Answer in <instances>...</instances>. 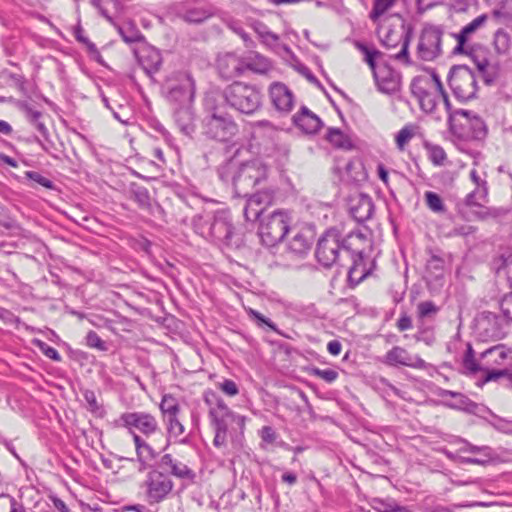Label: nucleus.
Listing matches in <instances>:
<instances>
[{
  "label": "nucleus",
  "instance_id": "1",
  "mask_svg": "<svg viewBox=\"0 0 512 512\" xmlns=\"http://www.w3.org/2000/svg\"><path fill=\"white\" fill-rule=\"evenodd\" d=\"M510 366H512V348L497 344L485 349L477 357L471 343H467L462 359V369L464 374L477 379L476 384H486L501 378L509 380V375L512 373Z\"/></svg>",
  "mask_w": 512,
  "mask_h": 512
},
{
  "label": "nucleus",
  "instance_id": "2",
  "mask_svg": "<svg viewBox=\"0 0 512 512\" xmlns=\"http://www.w3.org/2000/svg\"><path fill=\"white\" fill-rule=\"evenodd\" d=\"M225 150L230 155L218 167V176L232 186L235 196L247 197L257 184L267 178L269 168L261 159L238 161L237 155L241 149L236 143L227 145Z\"/></svg>",
  "mask_w": 512,
  "mask_h": 512
},
{
  "label": "nucleus",
  "instance_id": "3",
  "mask_svg": "<svg viewBox=\"0 0 512 512\" xmlns=\"http://www.w3.org/2000/svg\"><path fill=\"white\" fill-rule=\"evenodd\" d=\"M365 236L360 231H352L347 235L333 227L327 229L318 239L315 256L324 268H331L334 264L343 265V261L349 253H353L357 243H363Z\"/></svg>",
  "mask_w": 512,
  "mask_h": 512
},
{
  "label": "nucleus",
  "instance_id": "4",
  "mask_svg": "<svg viewBox=\"0 0 512 512\" xmlns=\"http://www.w3.org/2000/svg\"><path fill=\"white\" fill-rule=\"evenodd\" d=\"M204 400L210 407L209 418L215 431L213 443L216 447L226 444L227 433L243 434L245 417L232 412L224 401L211 390L204 394Z\"/></svg>",
  "mask_w": 512,
  "mask_h": 512
},
{
  "label": "nucleus",
  "instance_id": "5",
  "mask_svg": "<svg viewBox=\"0 0 512 512\" xmlns=\"http://www.w3.org/2000/svg\"><path fill=\"white\" fill-rule=\"evenodd\" d=\"M207 115L202 121V132L209 139L229 143L238 133V125L232 116L221 110L216 95L207 94L204 100Z\"/></svg>",
  "mask_w": 512,
  "mask_h": 512
},
{
  "label": "nucleus",
  "instance_id": "6",
  "mask_svg": "<svg viewBox=\"0 0 512 512\" xmlns=\"http://www.w3.org/2000/svg\"><path fill=\"white\" fill-rule=\"evenodd\" d=\"M195 232L220 247L237 246L234 241V227L227 212L220 210L193 218Z\"/></svg>",
  "mask_w": 512,
  "mask_h": 512
},
{
  "label": "nucleus",
  "instance_id": "7",
  "mask_svg": "<svg viewBox=\"0 0 512 512\" xmlns=\"http://www.w3.org/2000/svg\"><path fill=\"white\" fill-rule=\"evenodd\" d=\"M209 95H216L217 101H224L236 111L252 115L261 108L262 96L260 91L253 85L235 81L226 86L222 92H212Z\"/></svg>",
  "mask_w": 512,
  "mask_h": 512
},
{
  "label": "nucleus",
  "instance_id": "8",
  "mask_svg": "<svg viewBox=\"0 0 512 512\" xmlns=\"http://www.w3.org/2000/svg\"><path fill=\"white\" fill-rule=\"evenodd\" d=\"M140 489L147 504L152 506L169 498L174 489V482L168 474L157 468H152L140 484Z\"/></svg>",
  "mask_w": 512,
  "mask_h": 512
},
{
  "label": "nucleus",
  "instance_id": "9",
  "mask_svg": "<svg viewBox=\"0 0 512 512\" xmlns=\"http://www.w3.org/2000/svg\"><path fill=\"white\" fill-rule=\"evenodd\" d=\"M448 84L454 97L460 102H467L477 97L476 74L466 65H455L450 69Z\"/></svg>",
  "mask_w": 512,
  "mask_h": 512
},
{
  "label": "nucleus",
  "instance_id": "10",
  "mask_svg": "<svg viewBox=\"0 0 512 512\" xmlns=\"http://www.w3.org/2000/svg\"><path fill=\"white\" fill-rule=\"evenodd\" d=\"M289 231V217L284 211H274L261 220L258 234L264 245L273 247L282 241Z\"/></svg>",
  "mask_w": 512,
  "mask_h": 512
},
{
  "label": "nucleus",
  "instance_id": "11",
  "mask_svg": "<svg viewBox=\"0 0 512 512\" xmlns=\"http://www.w3.org/2000/svg\"><path fill=\"white\" fill-rule=\"evenodd\" d=\"M166 98L178 106L191 105L195 95V82L188 72H177L166 83Z\"/></svg>",
  "mask_w": 512,
  "mask_h": 512
},
{
  "label": "nucleus",
  "instance_id": "12",
  "mask_svg": "<svg viewBox=\"0 0 512 512\" xmlns=\"http://www.w3.org/2000/svg\"><path fill=\"white\" fill-rule=\"evenodd\" d=\"M443 33L441 26L432 24L424 26L417 45V55L421 60L433 61L442 54Z\"/></svg>",
  "mask_w": 512,
  "mask_h": 512
},
{
  "label": "nucleus",
  "instance_id": "13",
  "mask_svg": "<svg viewBox=\"0 0 512 512\" xmlns=\"http://www.w3.org/2000/svg\"><path fill=\"white\" fill-rule=\"evenodd\" d=\"M401 28V32L389 29L381 39V43L387 49L395 48L401 44L400 51L392 55V57L406 64H411L408 49L413 35V28L406 24H402Z\"/></svg>",
  "mask_w": 512,
  "mask_h": 512
},
{
  "label": "nucleus",
  "instance_id": "14",
  "mask_svg": "<svg viewBox=\"0 0 512 512\" xmlns=\"http://www.w3.org/2000/svg\"><path fill=\"white\" fill-rule=\"evenodd\" d=\"M475 329L482 340H499L505 336L502 319L493 312L484 311L476 318Z\"/></svg>",
  "mask_w": 512,
  "mask_h": 512
},
{
  "label": "nucleus",
  "instance_id": "15",
  "mask_svg": "<svg viewBox=\"0 0 512 512\" xmlns=\"http://www.w3.org/2000/svg\"><path fill=\"white\" fill-rule=\"evenodd\" d=\"M246 198V205L243 209L244 217L247 221H256L265 208L273 203L275 190L268 188L254 194L249 193Z\"/></svg>",
  "mask_w": 512,
  "mask_h": 512
},
{
  "label": "nucleus",
  "instance_id": "16",
  "mask_svg": "<svg viewBox=\"0 0 512 512\" xmlns=\"http://www.w3.org/2000/svg\"><path fill=\"white\" fill-rule=\"evenodd\" d=\"M357 243L354 247L353 253H349L345 259L351 260L352 264L348 270V285L354 288L361 283L371 272L370 268L366 267L363 250Z\"/></svg>",
  "mask_w": 512,
  "mask_h": 512
},
{
  "label": "nucleus",
  "instance_id": "17",
  "mask_svg": "<svg viewBox=\"0 0 512 512\" xmlns=\"http://www.w3.org/2000/svg\"><path fill=\"white\" fill-rule=\"evenodd\" d=\"M429 82L423 76L414 77L410 84V90L419 101L420 108L426 113H433L437 106L436 96L429 91Z\"/></svg>",
  "mask_w": 512,
  "mask_h": 512
},
{
  "label": "nucleus",
  "instance_id": "18",
  "mask_svg": "<svg viewBox=\"0 0 512 512\" xmlns=\"http://www.w3.org/2000/svg\"><path fill=\"white\" fill-rule=\"evenodd\" d=\"M123 426L130 429L136 428L145 435L154 433L158 428V423L152 415L144 412L123 413L120 416Z\"/></svg>",
  "mask_w": 512,
  "mask_h": 512
},
{
  "label": "nucleus",
  "instance_id": "19",
  "mask_svg": "<svg viewBox=\"0 0 512 512\" xmlns=\"http://www.w3.org/2000/svg\"><path fill=\"white\" fill-rule=\"evenodd\" d=\"M436 394L442 398V404L449 408L462 410L473 414L477 413L479 409V405L476 402L470 400L466 395L460 392L439 388Z\"/></svg>",
  "mask_w": 512,
  "mask_h": 512
},
{
  "label": "nucleus",
  "instance_id": "20",
  "mask_svg": "<svg viewBox=\"0 0 512 512\" xmlns=\"http://www.w3.org/2000/svg\"><path fill=\"white\" fill-rule=\"evenodd\" d=\"M217 68L220 76L224 79H232L245 72L243 59L234 53H226L219 56L217 59Z\"/></svg>",
  "mask_w": 512,
  "mask_h": 512
},
{
  "label": "nucleus",
  "instance_id": "21",
  "mask_svg": "<svg viewBox=\"0 0 512 512\" xmlns=\"http://www.w3.org/2000/svg\"><path fill=\"white\" fill-rule=\"evenodd\" d=\"M269 94L273 106L283 113L290 112L294 105V96L291 90L283 83L271 84Z\"/></svg>",
  "mask_w": 512,
  "mask_h": 512
},
{
  "label": "nucleus",
  "instance_id": "22",
  "mask_svg": "<svg viewBox=\"0 0 512 512\" xmlns=\"http://www.w3.org/2000/svg\"><path fill=\"white\" fill-rule=\"evenodd\" d=\"M129 192L130 198L138 204L140 209L153 216L163 214V208L158 203L152 202L149 191L146 187L132 183Z\"/></svg>",
  "mask_w": 512,
  "mask_h": 512
},
{
  "label": "nucleus",
  "instance_id": "23",
  "mask_svg": "<svg viewBox=\"0 0 512 512\" xmlns=\"http://www.w3.org/2000/svg\"><path fill=\"white\" fill-rule=\"evenodd\" d=\"M315 238V231L311 227H304L294 232L288 243L290 252L298 256H304L311 249Z\"/></svg>",
  "mask_w": 512,
  "mask_h": 512
},
{
  "label": "nucleus",
  "instance_id": "24",
  "mask_svg": "<svg viewBox=\"0 0 512 512\" xmlns=\"http://www.w3.org/2000/svg\"><path fill=\"white\" fill-rule=\"evenodd\" d=\"M378 89L386 94H393L400 88V75L389 66L379 68L373 73Z\"/></svg>",
  "mask_w": 512,
  "mask_h": 512
},
{
  "label": "nucleus",
  "instance_id": "25",
  "mask_svg": "<svg viewBox=\"0 0 512 512\" xmlns=\"http://www.w3.org/2000/svg\"><path fill=\"white\" fill-rule=\"evenodd\" d=\"M386 363L390 365H403L413 368H424L426 362L418 355H411L402 347L395 346L385 355Z\"/></svg>",
  "mask_w": 512,
  "mask_h": 512
},
{
  "label": "nucleus",
  "instance_id": "26",
  "mask_svg": "<svg viewBox=\"0 0 512 512\" xmlns=\"http://www.w3.org/2000/svg\"><path fill=\"white\" fill-rule=\"evenodd\" d=\"M139 64L145 73L154 80V75L160 70L162 65V56L158 49L147 46L137 53Z\"/></svg>",
  "mask_w": 512,
  "mask_h": 512
},
{
  "label": "nucleus",
  "instance_id": "27",
  "mask_svg": "<svg viewBox=\"0 0 512 512\" xmlns=\"http://www.w3.org/2000/svg\"><path fill=\"white\" fill-rule=\"evenodd\" d=\"M292 120L294 125L306 134H315L323 126L322 120L306 106H302Z\"/></svg>",
  "mask_w": 512,
  "mask_h": 512
},
{
  "label": "nucleus",
  "instance_id": "28",
  "mask_svg": "<svg viewBox=\"0 0 512 512\" xmlns=\"http://www.w3.org/2000/svg\"><path fill=\"white\" fill-rule=\"evenodd\" d=\"M473 116H477V114L466 109H455V112H451L450 117H448L451 133L459 139H467L469 134L466 131V126Z\"/></svg>",
  "mask_w": 512,
  "mask_h": 512
},
{
  "label": "nucleus",
  "instance_id": "29",
  "mask_svg": "<svg viewBox=\"0 0 512 512\" xmlns=\"http://www.w3.org/2000/svg\"><path fill=\"white\" fill-rule=\"evenodd\" d=\"M349 211L353 219L358 223L370 219L374 212V204L371 197L360 194L357 198L351 200Z\"/></svg>",
  "mask_w": 512,
  "mask_h": 512
},
{
  "label": "nucleus",
  "instance_id": "30",
  "mask_svg": "<svg viewBox=\"0 0 512 512\" xmlns=\"http://www.w3.org/2000/svg\"><path fill=\"white\" fill-rule=\"evenodd\" d=\"M487 18L488 17L486 14H482V15L476 17L473 21H471L467 25H465L460 30L459 33L451 35L457 41L456 46L453 48V53H462L465 51V45L469 46L468 40H469L470 36L473 33H475L477 31V29H479L486 22Z\"/></svg>",
  "mask_w": 512,
  "mask_h": 512
},
{
  "label": "nucleus",
  "instance_id": "31",
  "mask_svg": "<svg viewBox=\"0 0 512 512\" xmlns=\"http://www.w3.org/2000/svg\"><path fill=\"white\" fill-rule=\"evenodd\" d=\"M159 466L162 469H168L169 473L180 479L193 480L195 473L187 465L175 460L171 454H165L161 457Z\"/></svg>",
  "mask_w": 512,
  "mask_h": 512
},
{
  "label": "nucleus",
  "instance_id": "32",
  "mask_svg": "<svg viewBox=\"0 0 512 512\" xmlns=\"http://www.w3.org/2000/svg\"><path fill=\"white\" fill-rule=\"evenodd\" d=\"M174 119L180 131L190 136L195 131L194 113L191 105L179 106L174 111Z\"/></svg>",
  "mask_w": 512,
  "mask_h": 512
},
{
  "label": "nucleus",
  "instance_id": "33",
  "mask_svg": "<svg viewBox=\"0 0 512 512\" xmlns=\"http://www.w3.org/2000/svg\"><path fill=\"white\" fill-rule=\"evenodd\" d=\"M18 107L24 113L28 122L37 129V131L44 137L45 140H48L49 131L45 124L41 121L42 112L34 109L28 102H20Z\"/></svg>",
  "mask_w": 512,
  "mask_h": 512
},
{
  "label": "nucleus",
  "instance_id": "34",
  "mask_svg": "<svg viewBox=\"0 0 512 512\" xmlns=\"http://www.w3.org/2000/svg\"><path fill=\"white\" fill-rule=\"evenodd\" d=\"M459 213L465 220H487L489 218H497L501 215V210L497 208H490L479 203L474 208L468 211H463L462 208L459 207Z\"/></svg>",
  "mask_w": 512,
  "mask_h": 512
},
{
  "label": "nucleus",
  "instance_id": "35",
  "mask_svg": "<svg viewBox=\"0 0 512 512\" xmlns=\"http://www.w3.org/2000/svg\"><path fill=\"white\" fill-rule=\"evenodd\" d=\"M251 27L265 46L270 49H275L279 46L280 37L272 32L265 23L255 20L252 22Z\"/></svg>",
  "mask_w": 512,
  "mask_h": 512
},
{
  "label": "nucleus",
  "instance_id": "36",
  "mask_svg": "<svg viewBox=\"0 0 512 512\" xmlns=\"http://www.w3.org/2000/svg\"><path fill=\"white\" fill-rule=\"evenodd\" d=\"M245 71L250 70L257 74H266L271 69V62L268 58L259 53H250L243 59Z\"/></svg>",
  "mask_w": 512,
  "mask_h": 512
},
{
  "label": "nucleus",
  "instance_id": "37",
  "mask_svg": "<svg viewBox=\"0 0 512 512\" xmlns=\"http://www.w3.org/2000/svg\"><path fill=\"white\" fill-rule=\"evenodd\" d=\"M325 138L335 148L351 150L354 147L349 136L339 128H329Z\"/></svg>",
  "mask_w": 512,
  "mask_h": 512
},
{
  "label": "nucleus",
  "instance_id": "38",
  "mask_svg": "<svg viewBox=\"0 0 512 512\" xmlns=\"http://www.w3.org/2000/svg\"><path fill=\"white\" fill-rule=\"evenodd\" d=\"M157 452L149 445L145 444L139 450L136 451V460L139 464L138 472H143L145 470H150L155 468L153 466V461L157 458Z\"/></svg>",
  "mask_w": 512,
  "mask_h": 512
},
{
  "label": "nucleus",
  "instance_id": "39",
  "mask_svg": "<svg viewBox=\"0 0 512 512\" xmlns=\"http://www.w3.org/2000/svg\"><path fill=\"white\" fill-rule=\"evenodd\" d=\"M466 131L469 134L467 139L482 140L487 135V126L480 116H473L469 124L466 126Z\"/></svg>",
  "mask_w": 512,
  "mask_h": 512
},
{
  "label": "nucleus",
  "instance_id": "40",
  "mask_svg": "<svg viewBox=\"0 0 512 512\" xmlns=\"http://www.w3.org/2000/svg\"><path fill=\"white\" fill-rule=\"evenodd\" d=\"M493 44L497 54L506 55L511 48V37L504 29H498L494 33Z\"/></svg>",
  "mask_w": 512,
  "mask_h": 512
},
{
  "label": "nucleus",
  "instance_id": "41",
  "mask_svg": "<svg viewBox=\"0 0 512 512\" xmlns=\"http://www.w3.org/2000/svg\"><path fill=\"white\" fill-rule=\"evenodd\" d=\"M461 54L468 55L478 70L483 69L484 65L489 61L486 57V50L483 49L480 45H465V51Z\"/></svg>",
  "mask_w": 512,
  "mask_h": 512
},
{
  "label": "nucleus",
  "instance_id": "42",
  "mask_svg": "<svg viewBox=\"0 0 512 512\" xmlns=\"http://www.w3.org/2000/svg\"><path fill=\"white\" fill-rule=\"evenodd\" d=\"M179 16L188 23L199 24L209 18L210 14L202 8H191Z\"/></svg>",
  "mask_w": 512,
  "mask_h": 512
},
{
  "label": "nucleus",
  "instance_id": "43",
  "mask_svg": "<svg viewBox=\"0 0 512 512\" xmlns=\"http://www.w3.org/2000/svg\"><path fill=\"white\" fill-rule=\"evenodd\" d=\"M160 409L166 418L175 416L179 411L178 401L172 395L165 394L162 397Z\"/></svg>",
  "mask_w": 512,
  "mask_h": 512
},
{
  "label": "nucleus",
  "instance_id": "44",
  "mask_svg": "<svg viewBox=\"0 0 512 512\" xmlns=\"http://www.w3.org/2000/svg\"><path fill=\"white\" fill-rule=\"evenodd\" d=\"M396 0H374L373 8L369 14V18L376 22L382 15H384L393 5Z\"/></svg>",
  "mask_w": 512,
  "mask_h": 512
},
{
  "label": "nucleus",
  "instance_id": "45",
  "mask_svg": "<svg viewBox=\"0 0 512 512\" xmlns=\"http://www.w3.org/2000/svg\"><path fill=\"white\" fill-rule=\"evenodd\" d=\"M355 47L365 55V61L371 68V70H376V58L380 56L382 53L379 50L370 49L366 44L356 41Z\"/></svg>",
  "mask_w": 512,
  "mask_h": 512
},
{
  "label": "nucleus",
  "instance_id": "46",
  "mask_svg": "<svg viewBox=\"0 0 512 512\" xmlns=\"http://www.w3.org/2000/svg\"><path fill=\"white\" fill-rule=\"evenodd\" d=\"M486 85H492L499 78L500 69L498 64H491L489 61L484 65L483 69L478 70Z\"/></svg>",
  "mask_w": 512,
  "mask_h": 512
},
{
  "label": "nucleus",
  "instance_id": "47",
  "mask_svg": "<svg viewBox=\"0 0 512 512\" xmlns=\"http://www.w3.org/2000/svg\"><path fill=\"white\" fill-rule=\"evenodd\" d=\"M168 423V432L170 436L174 437L175 439H179L181 443L187 442V436L180 438L184 434V426L183 424L177 419V415L166 418Z\"/></svg>",
  "mask_w": 512,
  "mask_h": 512
},
{
  "label": "nucleus",
  "instance_id": "48",
  "mask_svg": "<svg viewBox=\"0 0 512 512\" xmlns=\"http://www.w3.org/2000/svg\"><path fill=\"white\" fill-rule=\"evenodd\" d=\"M82 393L86 401L87 410H89L91 413L97 416H102L104 410L102 406L98 403L95 393L89 389H84Z\"/></svg>",
  "mask_w": 512,
  "mask_h": 512
},
{
  "label": "nucleus",
  "instance_id": "49",
  "mask_svg": "<svg viewBox=\"0 0 512 512\" xmlns=\"http://www.w3.org/2000/svg\"><path fill=\"white\" fill-rule=\"evenodd\" d=\"M425 148L428 151L429 159L434 165L440 166L444 164L446 153L441 146L425 143Z\"/></svg>",
  "mask_w": 512,
  "mask_h": 512
},
{
  "label": "nucleus",
  "instance_id": "50",
  "mask_svg": "<svg viewBox=\"0 0 512 512\" xmlns=\"http://www.w3.org/2000/svg\"><path fill=\"white\" fill-rule=\"evenodd\" d=\"M444 265L445 261L442 257L432 254L427 261L426 269L430 274L434 275L435 278H438L442 275Z\"/></svg>",
  "mask_w": 512,
  "mask_h": 512
},
{
  "label": "nucleus",
  "instance_id": "51",
  "mask_svg": "<svg viewBox=\"0 0 512 512\" xmlns=\"http://www.w3.org/2000/svg\"><path fill=\"white\" fill-rule=\"evenodd\" d=\"M115 28L126 43H135L143 39V36L140 34V32L133 26L122 27L117 24Z\"/></svg>",
  "mask_w": 512,
  "mask_h": 512
},
{
  "label": "nucleus",
  "instance_id": "52",
  "mask_svg": "<svg viewBox=\"0 0 512 512\" xmlns=\"http://www.w3.org/2000/svg\"><path fill=\"white\" fill-rule=\"evenodd\" d=\"M306 372L308 375L318 377L326 382H333L338 376V372L334 369H319L314 366L308 367Z\"/></svg>",
  "mask_w": 512,
  "mask_h": 512
},
{
  "label": "nucleus",
  "instance_id": "53",
  "mask_svg": "<svg viewBox=\"0 0 512 512\" xmlns=\"http://www.w3.org/2000/svg\"><path fill=\"white\" fill-rule=\"evenodd\" d=\"M439 312V307L433 301H422L417 304V315L419 318H429Z\"/></svg>",
  "mask_w": 512,
  "mask_h": 512
},
{
  "label": "nucleus",
  "instance_id": "54",
  "mask_svg": "<svg viewBox=\"0 0 512 512\" xmlns=\"http://www.w3.org/2000/svg\"><path fill=\"white\" fill-rule=\"evenodd\" d=\"M425 200L428 208L433 212H444L445 207L441 197L432 191H427L425 193Z\"/></svg>",
  "mask_w": 512,
  "mask_h": 512
},
{
  "label": "nucleus",
  "instance_id": "55",
  "mask_svg": "<svg viewBox=\"0 0 512 512\" xmlns=\"http://www.w3.org/2000/svg\"><path fill=\"white\" fill-rule=\"evenodd\" d=\"M33 345L36 346L47 358L54 360V361H60L61 356L58 353V351L49 346L47 343H45L42 340L34 339L32 341Z\"/></svg>",
  "mask_w": 512,
  "mask_h": 512
},
{
  "label": "nucleus",
  "instance_id": "56",
  "mask_svg": "<svg viewBox=\"0 0 512 512\" xmlns=\"http://www.w3.org/2000/svg\"><path fill=\"white\" fill-rule=\"evenodd\" d=\"M86 345L90 348H95L99 351H107L108 346L105 341H103L99 335L93 331L90 330L86 335Z\"/></svg>",
  "mask_w": 512,
  "mask_h": 512
},
{
  "label": "nucleus",
  "instance_id": "57",
  "mask_svg": "<svg viewBox=\"0 0 512 512\" xmlns=\"http://www.w3.org/2000/svg\"><path fill=\"white\" fill-rule=\"evenodd\" d=\"M248 315L250 316V318L252 320H254L256 322V324L259 327L267 326L269 329H271L273 331H277L276 325L269 318L265 317L260 312L250 308L248 310Z\"/></svg>",
  "mask_w": 512,
  "mask_h": 512
},
{
  "label": "nucleus",
  "instance_id": "58",
  "mask_svg": "<svg viewBox=\"0 0 512 512\" xmlns=\"http://www.w3.org/2000/svg\"><path fill=\"white\" fill-rule=\"evenodd\" d=\"M413 130L410 126L403 127L396 135V145L399 150H404L406 144L412 139L413 137Z\"/></svg>",
  "mask_w": 512,
  "mask_h": 512
},
{
  "label": "nucleus",
  "instance_id": "59",
  "mask_svg": "<svg viewBox=\"0 0 512 512\" xmlns=\"http://www.w3.org/2000/svg\"><path fill=\"white\" fill-rule=\"evenodd\" d=\"M26 177L32 181H34L35 183L45 187V188H48V189H53L54 188V183L48 179L47 177L43 176L41 173L39 172H36V171H27L25 173Z\"/></svg>",
  "mask_w": 512,
  "mask_h": 512
},
{
  "label": "nucleus",
  "instance_id": "60",
  "mask_svg": "<svg viewBox=\"0 0 512 512\" xmlns=\"http://www.w3.org/2000/svg\"><path fill=\"white\" fill-rule=\"evenodd\" d=\"M470 178L478 187H481V190H478L479 198L485 201L488 195L487 182L480 178L476 170L470 172Z\"/></svg>",
  "mask_w": 512,
  "mask_h": 512
},
{
  "label": "nucleus",
  "instance_id": "61",
  "mask_svg": "<svg viewBox=\"0 0 512 512\" xmlns=\"http://www.w3.org/2000/svg\"><path fill=\"white\" fill-rule=\"evenodd\" d=\"M500 309L503 316L508 320L512 321V292L506 294L500 301Z\"/></svg>",
  "mask_w": 512,
  "mask_h": 512
},
{
  "label": "nucleus",
  "instance_id": "62",
  "mask_svg": "<svg viewBox=\"0 0 512 512\" xmlns=\"http://www.w3.org/2000/svg\"><path fill=\"white\" fill-rule=\"evenodd\" d=\"M464 446L460 448L461 452L480 453L482 456L488 457L491 453V448L488 446H476L467 441H464Z\"/></svg>",
  "mask_w": 512,
  "mask_h": 512
},
{
  "label": "nucleus",
  "instance_id": "63",
  "mask_svg": "<svg viewBox=\"0 0 512 512\" xmlns=\"http://www.w3.org/2000/svg\"><path fill=\"white\" fill-rule=\"evenodd\" d=\"M479 196V191L478 189L470 192L469 194L466 195L465 199H464V202L462 204H458V208H462L463 211H468V210H471L472 208H474L476 205H478L479 203L476 201V196Z\"/></svg>",
  "mask_w": 512,
  "mask_h": 512
},
{
  "label": "nucleus",
  "instance_id": "64",
  "mask_svg": "<svg viewBox=\"0 0 512 512\" xmlns=\"http://www.w3.org/2000/svg\"><path fill=\"white\" fill-rule=\"evenodd\" d=\"M387 387L389 388V391H387L386 393L389 397H391L393 394L404 400H413L412 396L408 393V391L405 390V388H410L411 386H401V388H399L397 386L391 385Z\"/></svg>",
  "mask_w": 512,
  "mask_h": 512
}]
</instances>
